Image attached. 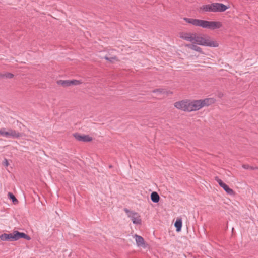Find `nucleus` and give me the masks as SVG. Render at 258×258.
<instances>
[{"label": "nucleus", "instance_id": "obj_1", "mask_svg": "<svg viewBox=\"0 0 258 258\" xmlns=\"http://www.w3.org/2000/svg\"><path fill=\"white\" fill-rule=\"evenodd\" d=\"M179 37L185 41L192 42L187 44L185 46L190 49L204 54L202 48L198 45L217 48L219 46V41L208 35H198L195 33L182 32L179 33Z\"/></svg>", "mask_w": 258, "mask_h": 258}, {"label": "nucleus", "instance_id": "obj_2", "mask_svg": "<svg viewBox=\"0 0 258 258\" xmlns=\"http://www.w3.org/2000/svg\"><path fill=\"white\" fill-rule=\"evenodd\" d=\"M215 99L212 98H206L197 100H183L175 102L174 106L184 111H194L200 109L201 108L209 106L215 102Z\"/></svg>", "mask_w": 258, "mask_h": 258}, {"label": "nucleus", "instance_id": "obj_3", "mask_svg": "<svg viewBox=\"0 0 258 258\" xmlns=\"http://www.w3.org/2000/svg\"><path fill=\"white\" fill-rule=\"evenodd\" d=\"M183 20L195 26L200 27L203 29L214 30L219 29L222 26V23L218 21H207L194 18H184Z\"/></svg>", "mask_w": 258, "mask_h": 258}, {"label": "nucleus", "instance_id": "obj_4", "mask_svg": "<svg viewBox=\"0 0 258 258\" xmlns=\"http://www.w3.org/2000/svg\"><path fill=\"white\" fill-rule=\"evenodd\" d=\"M229 8L225 5L219 3H213L210 4L202 5L200 8V10L203 12H223Z\"/></svg>", "mask_w": 258, "mask_h": 258}, {"label": "nucleus", "instance_id": "obj_5", "mask_svg": "<svg viewBox=\"0 0 258 258\" xmlns=\"http://www.w3.org/2000/svg\"><path fill=\"white\" fill-rule=\"evenodd\" d=\"M20 238H24L30 240L31 238L29 236L23 232H20L18 231H14L11 233H4L0 235V239L2 241H16Z\"/></svg>", "mask_w": 258, "mask_h": 258}, {"label": "nucleus", "instance_id": "obj_6", "mask_svg": "<svg viewBox=\"0 0 258 258\" xmlns=\"http://www.w3.org/2000/svg\"><path fill=\"white\" fill-rule=\"evenodd\" d=\"M124 211L126 214L127 217L130 218L132 222L135 225H141L142 219L140 215L135 211H130L127 209H124Z\"/></svg>", "mask_w": 258, "mask_h": 258}, {"label": "nucleus", "instance_id": "obj_7", "mask_svg": "<svg viewBox=\"0 0 258 258\" xmlns=\"http://www.w3.org/2000/svg\"><path fill=\"white\" fill-rule=\"evenodd\" d=\"M0 135L6 138H18L22 136V134L15 130L9 129L6 131L5 128L0 129Z\"/></svg>", "mask_w": 258, "mask_h": 258}, {"label": "nucleus", "instance_id": "obj_8", "mask_svg": "<svg viewBox=\"0 0 258 258\" xmlns=\"http://www.w3.org/2000/svg\"><path fill=\"white\" fill-rule=\"evenodd\" d=\"M215 179L218 182L219 186L222 187L228 195L232 196H235V192L234 191L224 183L221 179L218 177H216Z\"/></svg>", "mask_w": 258, "mask_h": 258}, {"label": "nucleus", "instance_id": "obj_9", "mask_svg": "<svg viewBox=\"0 0 258 258\" xmlns=\"http://www.w3.org/2000/svg\"><path fill=\"white\" fill-rule=\"evenodd\" d=\"M73 135L75 139L79 141L90 142L92 140V137L89 135H81L78 133H75Z\"/></svg>", "mask_w": 258, "mask_h": 258}, {"label": "nucleus", "instance_id": "obj_10", "mask_svg": "<svg viewBox=\"0 0 258 258\" xmlns=\"http://www.w3.org/2000/svg\"><path fill=\"white\" fill-rule=\"evenodd\" d=\"M134 238H135L136 244L138 247L142 246L146 247L145 240L142 236L137 234H135L134 235Z\"/></svg>", "mask_w": 258, "mask_h": 258}, {"label": "nucleus", "instance_id": "obj_11", "mask_svg": "<svg viewBox=\"0 0 258 258\" xmlns=\"http://www.w3.org/2000/svg\"><path fill=\"white\" fill-rule=\"evenodd\" d=\"M182 225V222L181 219V218L177 219V220L174 224V226L176 228V231L177 232H180L181 231Z\"/></svg>", "mask_w": 258, "mask_h": 258}, {"label": "nucleus", "instance_id": "obj_12", "mask_svg": "<svg viewBox=\"0 0 258 258\" xmlns=\"http://www.w3.org/2000/svg\"><path fill=\"white\" fill-rule=\"evenodd\" d=\"M151 199L154 203H158L159 201L160 197L156 192H153L151 195Z\"/></svg>", "mask_w": 258, "mask_h": 258}, {"label": "nucleus", "instance_id": "obj_13", "mask_svg": "<svg viewBox=\"0 0 258 258\" xmlns=\"http://www.w3.org/2000/svg\"><path fill=\"white\" fill-rule=\"evenodd\" d=\"M58 84L64 87L71 86L70 80H60L58 81Z\"/></svg>", "mask_w": 258, "mask_h": 258}, {"label": "nucleus", "instance_id": "obj_14", "mask_svg": "<svg viewBox=\"0 0 258 258\" xmlns=\"http://www.w3.org/2000/svg\"><path fill=\"white\" fill-rule=\"evenodd\" d=\"M105 59L111 62H115V61H117V57L115 56H106L105 57Z\"/></svg>", "mask_w": 258, "mask_h": 258}, {"label": "nucleus", "instance_id": "obj_15", "mask_svg": "<svg viewBox=\"0 0 258 258\" xmlns=\"http://www.w3.org/2000/svg\"><path fill=\"white\" fill-rule=\"evenodd\" d=\"M8 196L9 198L12 200L13 203H15L18 202L17 199L16 198V197L13 194L9 192Z\"/></svg>", "mask_w": 258, "mask_h": 258}, {"label": "nucleus", "instance_id": "obj_16", "mask_svg": "<svg viewBox=\"0 0 258 258\" xmlns=\"http://www.w3.org/2000/svg\"><path fill=\"white\" fill-rule=\"evenodd\" d=\"M70 84L71 85H79L82 83L81 81L77 80H70Z\"/></svg>", "mask_w": 258, "mask_h": 258}, {"label": "nucleus", "instance_id": "obj_17", "mask_svg": "<svg viewBox=\"0 0 258 258\" xmlns=\"http://www.w3.org/2000/svg\"><path fill=\"white\" fill-rule=\"evenodd\" d=\"M154 93H164L165 91L163 89H158L153 91Z\"/></svg>", "mask_w": 258, "mask_h": 258}, {"label": "nucleus", "instance_id": "obj_18", "mask_svg": "<svg viewBox=\"0 0 258 258\" xmlns=\"http://www.w3.org/2000/svg\"><path fill=\"white\" fill-rule=\"evenodd\" d=\"M242 167L246 169H253L251 167H250L249 165H244L242 166Z\"/></svg>", "mask_w": 258, "mask_h": 258}, {"label": "nucleus", "instance_id": "obj_19", "mask_svg": "<svg viewBox=\"0 0 258 258\" xmlns=\"http://www.w3.org/2000/svg\"><path fill=\"white\" fill-rule=\"evenodd\" d=\"M3 164L5 166H8L9 165V163H8V160L5 159L3 162Z\"/></svg>", "mask_w": 258, "mask_h": 258}, {"label": "nucleus", "instance_id": "obj_20", "mask_svg": "<svg viewBox=\"0 0 258 258\" xmlns=\"http://www.w3.org/2000/svg\"><path fill=\"white\" fill-rule=\"evenodd\" d=\"M7 77L8 78H12L13 77V75L9 73L7 75Z\"/></svg>", "mask_w": 258, "mask_h": 258}]
</instances>
